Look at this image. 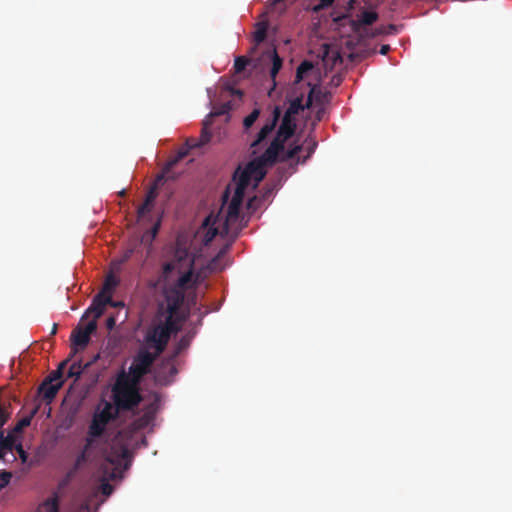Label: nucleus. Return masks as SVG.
I'll list each match as a JSON object with an SVG mask.
<instances>
[{"label": "nucleus", "instance_id": "nucleus-34", "mask_svg": "<svg viewBox=\"0 0 512 512\" xmlns=\"http://www.w3.org/2000/svg\"><path fill=\"white\" fill-rule=\"evenodd\" d=\"M152 205L144 202L141 206H139L137 210L138 217H143L147 212L151 210Z\"/></svg>", "mask_w": 512, "mask_h": 512}, {"label": "nucleus", "instance_id": "nucleus-43", "mask_svg": "<svg viewBox=\"0 0 512 512\" xmlns=\"http://www.w3.org/2000/svg\"><path fill=\"white\" fill-rule=\"evenodd\" d=\"M76 512H90V504L88 502L82 503Z\"/></svg>", "mask_w": 512, "mask_h": 512}, {"label": "nucleus", "instance_id": "nucleus-46", "mask_svg": "<svg viewBox=\"0 0 512 512\" xmlns=\"http://www.w3.org/2000/svg\"><path fill=\"white\" fill-rule=\"evenodd\" d=\"M94 438H95V437H92V436H90V435L88 434V437L86 438V440H85V444H84V445H87V446H89V447H92L93 442H94Z\"/></svg>", "mask_w": 512, "mask_h": 512}, {"label": "nucleus", "instance_id": "nucleus-30", "mask_svg": "<svg viewBox=\"0 0 512 512\" xmlns=\"http://www.w3.org/2000/svg\"><path fill=\"white\" fill-rule=\"evenodd\" d=\"M89 456L85 452H80L75 459L73 466L80 469L83 464L88 461Z\"/></svg>", "mask_w": 512, "mask_h": 512}, {"label": "nucleus", "instance_id": "nucleus-14", "mask_svg": "<svg viewBox=\"0 0 512 512\" xmlns=\"http://www.w3.org/2000/svg\"><path fill=\"white\" fill-rule=\"evenodd\" d=\"M63 381L52 383L46 379L38 388V393L42 396V399L47 403H50L57 395L59 389L62 387Z\"/></svg>", "mask_w": 512, "mask_h": 512}, {"label": "nucleus", "instance_id": "nucleus-37", "mask_svg": "<svg viewBox=\"0 0 512 512\" xmlns=\"http://www.w3.org/2000/svg\"><path fill=\"white\" fill-rule=\"evenodd\" d=\"M9 418V414L6 410L0 405V429L4 426Z\"/></svg>", "mask_w": 512, "mask_h": 512}, {"label": "nucleus", "instance_id": "nucleus-20", "mask_svg": "<svg viewBox=\"0 0 512 512\" xmlns=\"http://www.w3.org/2000/svg\"><path fill=\"white\" fill-rule=\"evenodd\" d=\"M238 233H233L230 242L226 243L217 253V255L211 260L210 267L212 270H223L224 267L219 265L220 260L227 254L230 250L232 242L237 238Z\"/></svg>", "mask_w": 512, "mask_h": 512}, {"label": "nucleus", "instance_id": "nucleus-22", "mask_svg": "<svg viewBox=\"0 0 512 512\" xmlns=\"http://www.w3.org/2000/svg\"><path fill=\"white\" fill-rule=\"evenodd\" d=\"M267 31H268V23L267 22H258L255 25V31L253 32V41H254L255 45L252 48V51H254L256 49V47L266 39Z\"/></svg>", "mask_w": 512, "mask_h": 512}, {"label": "nucleus", "instance_id": "nucleus-16", "mask_svg": "<svg viewBox=\"0 0 512 512\" xmlns=\"http://www.w3.org/2000/svg\"><path fill=\"white\" fill-rule=\"evenodd\" d=\"M314 71V65L311 61L304 60L296 69L295 84L306 81L308 86L312 85V79H306Z\"/></svg>", "mask_w": 512, "mask_h": 512}, {"label": "nucleus", "instance_id": "nucleus-4", "mask_svg": "<svg viewBox=\"0 0 512 512\" xmlns=\"http://www.w3.org/2000/svg\"><path fill=\"white\" fill-rule=\"evenodd\" d=\"M139 384L128 380L126 372L122 371L118 374L116 383L113 387V400L115 409L119 412L130 411L137 407L142 401L139 391Z\"/></svg>", "mask_w": 512, "mask_h": 512}, {"label": "nucleus", "instance_id": "nucleus-2", "mask_svg": "<svg viewBox=\"0 0 512 512\" xmlns=\"http://www.w3.org/2000/svg\"><path fill=\"white\" fill-rule=\"evenodd\" d=\"M329 98L330 93H322L321 91H317L316 87H311L305 105L302 103V98L299 97L290 101L278 128H298V116L305 119L303 128H315L326 114L325 104L329 101ZM281 116V108L274 106L270 110L266 122L261 128H277V123Z\"/></svg>", "mask_w": 512, "mask_h": 512}, {"label": "nucleus", "instance_id": "nucleus-45", "mask_svg": "<svg viewBox=\"0 0 512 512\" xmlns=\"http://www.w3.org/2000/svg\"><path fill=\"white\" fill-rule=\"evenodd\" d=\"M390 51V46L388 44H384L381 46L379 53L382 55H386Z\"/></svg>", "mask_w": 512, "mask_h": 512}, {"label": "nucleus", "instance_id": "nucleus-35", "mask_svg": "<svg viewBox=\"0 0 512 512\" xmlns=\"http://www.w3.org/2000/svg\"><path fill=\"white\" fill-rule=\"evenodd\" d=\"M15 450L17 451V453H18V455H19L20 459L22 460V462H26V461H27V459H28V455H27V453L25 452V450L23 449L22 444H20V443H19V444H17V445L15 446Z\"/></svg>", "mask_w": 512, "mask_h": 512}, {"label": "nucleus", "instance_id": "nucleus-18", "mask_svg": "<svg viewBox=\"0 0 512 512\" xmlns=\"http://www.w3.org/2000/svg\"><path fill=\"white\" fill-rule=\"evenodd\" d=\"M267 54L272 58V67L270 70V77H271V81H272L271 90H273L276 87V80H275L276 76H277L278 72L280 71V69L282 68V59L278 55L275 48H273L272 50H269L267 52Z\"/></svg>", "mask_w": 512, "mask_h": 512}, {"label": "nucleus", "instance_id": "nucleus-40", "mask_svg": "<svg viewBox=\"0 0 512 512\" xmlns=\"http://www.w3.org/2000/svg\"><path fill=\"white\" fill-rule=\"evenodd\" d=\"M116 284V281L112 277H109L107 278L102 291L106 293L107 290L112 289L114 286H116Z\"/></svg>", "mask_w": 512, "mask_h": 512}, {"label": "nucleus", "instance_id": "nucleus-13", "mask_svg": "<svg viewBox=\"0 0 512 512\" xmlns=\"http://www.w3.org/2000/svg\"><path fill=\"white\" fill-rule=\"evenodd\" d=\"M129 456V450L124 444L115 443L111 446L106 456V461L112 465H119Z\"/></svg>", "mask_w": 512, "mask_h": 512}, {"label": "nucleus", "instance_id": "nucleus-3", "mask_svg": "<svg viewBox=\"0 0 512 512\" xmlns=\"http://www.w3.org/2000/svg\"><path fill=\"white\" fill-rule=\"evenodd\" d=\"M207 94L211 110L203 120L202 128L228 123L232 117V111L240 106L243 100V92L230 84L220 86L215 92L209 88Z\"/></svg>", "mask_w": 512, "mask_h": 512}, {"label": "nucleus", "instance_id": "nucleus-48", "mask_svg": "<svg viewBox=\"0 0 512 512\" xmlns=\"http://www.w3.org/2000/svg\"><path fill=\"white\" fill-rule=\"evenodd\" d=\"M90 449H91V447L84 445L80 452H85V454H87L89 456Z\"/></svg>", "mask_w": 512, "mask_h": 512}, {"label": "nucleus", "instance_id": "nucleus-39", "mask_svg": "<svg viewBox=\"0 0 512 512\" xmlns=\"http://www.w3.org/2000/svg\"><path fill=\"white\" fill-rule=\"evenodd\" d=\"M113 487L108 482L104 481L101 483V492L104 495H110L112 493Z\"/></svg>", "mask_w": 512, "mask_h": 512}, {"label": "nucleus", "instance_id": "nucleus-12", "mask_svg": "<svg viewBox=\"0 0 512 512\" xmlns=\"http://www.w3.org/2000/svg\"><path fill=\"white\" fill-rule=\"evenodd\" d=\"M218 221L219 220L217 218H213L212 215H209L208 217L205 218L203 222V227L207 228V231L205 233L203 240L206 245L209 244L218 234H220L222 237L229 235L226 234L224 231V223L222 224V230H219V226H216V223Z\"/></svg>", "mask_w": 512, "mask_h": 512}, {"label": "nucleus", "instance_id": "nucleus-11", "mask_svg": "<svg viewBox=\"0 0 512 512\" xmlns=\"http://www.w3.org/2000/svg\"><path fill=\"white\" fill-rule=\"evenodd\" d=\"M200 140L188 138L185 144L180 147L176 153L178 159H184L192 148L199 147L208 143L212 137V130H201Z\"/></svg>", "mask_w": 512, "mask_h": 512}, {"label": "nucleus", "instance_id": "nucleus-42", "mask_svg": "<svg viewBox=\"0 0 512 512\" xmlns=\"http://www.w3.org/2000/svg\"><path fill=\"white\" fill-rule=\"evenodd\" d=\"M189 345V339L187 337H183L177 346L176 353H179L182 349L186 348Z\"/></svg>", "mask_w": 512, "mask_h": 512}, {"label": "nucleus", "instance_id": "nucleus-25", "mask_svg": "<svg viewBox=\"0 0 512 512\" xmlns=\"http://www.w3.org/2000/svg\"><path fill=\"white\" fill-rule=\"evenodd\" d=\"M36 512H59L58 497L54 496L39 505Z\"/></svg>", "mask_w": 512, "mask_h": 512}, {"label": "nucleus", "instance_id": "nucleus-29", "mask_svg": "<svg viewBox=\"0 0 512 512\" xmlns=\"http://www.w3.org/2000/svg\"><path fill=\"white\" fill-rule=\"evenodd\" d=\"M69 360H65L63 361L57 370L53 371L48 378H46L47 381H51L52 383H56L58 381H62V374H63V369L64 367L67 365Z\"/></svg>", "mask_w": 512, "mask_h": 512}, {"label": "nucleus", "instance_id": "nucleus-49", "mask_svg": "<svg viewBox=\"0 0 512 512\" xmlns=\"http://www.w3.org/2000/svg\"><path fill=\"white\" fill-rule=\"evenodd\" d=\"M57 332V325L54 324L53 327H52V330H51V335H55Z\"/></svg>", "mask_w": 512, "mask_h": 512}, {"label": "nucleus", "instance_id": "nucleus-26", "mask_svg": "<svg viewBox=\"0 0 512 512\" xmlns=\"http://www.w3.org/2000/svg\"><path fill=\"white\" fill-rule=\"evenodd\" d=\"M90 364L91 362L83 364L81 360L72 363L68 370V377H75L76 379L80 378L82 373L90 366Z\"/></svg>", "mask_w": 512, "mask_h": 512}, {"label": "nucleus", "instance_id": "nucleus-1", "mask_svg": "<svg viewBox=\"0 0 512 512\" xmlns=\"http://www.w3.org/2000/svg\"><path fill=\"white\" fill-rule=\"evenodd\" d=\"M296 130H277V135L271 141L265 151L258 157L251 160L244 169L239 167L234 173V180L237 181L234 195L228 205L224 231L230 233V226L239 219L240 207L242 205L245 190L253 181V187H257L266 175V166H271L278 159L285 161L290 159V167L293 162L304 164L313 154L317 142L308 137L303 144L290 147L285 151V142L295 136Z\"/></svg>", "mask_w": 512, "mask_h": 512}, {"label": "nucleus", "instance_id": "nucleus-44", "mask_svg": "<svg viewBox=\"0 0 512 512\" xmlns=\"http://www.w3.org/2000/svg\"><path fill=\"white\" fill-rule=\"evenodd\" d=\"M159 228H160V222L158 221L157 223H155L153 225V227L151 228V237L154 238L158 231H159Z\"/></svg>", "mask_w": 512, "mask_h": 512}, {"label": "nucleus", "instance_id": "nucleus-24", "mask_svg": "<svg viewBox=\"0 0 512 512\" xmlns=\"http://www.w3.org/2000/svg\"><path fill=\"white\" fill-rule=\"evenodd\" d=\"M180 260H181V258L167 262L163 265L162 275H161V279L163 281H165V282L168 281L171 277L172 272H174V271L180 272V267H179Z\"/></svg>", "mask_w": 512, "mask_h": 512}, {"label": "nucleus", "instance_id": "nucleus-23", "mask_svg": "<svg viewBox=\"0 0 512 512\" xmlns=\"http://www.w3.org/2000/svg\"><path fill=\"white\" fill-rule=\"evenodd\" d=\"M273 130H259L257 139L251 144L252 154H257L259 150L267 144V138Z\"/></svg>", "mask_w": 512, "mask_h": 512}, {"label": "nucleus", "instance_id": "nucleus-28", "mask_svg": "<svg viewBox=\"0 0 512 512\" xmlns=\"http://www.w3.org/2000/svg\"><path fill=\"white\" fill-rule=\"evenodd\" d=\"M260 115V109L254 108L252 112L243 119V128H251Z\"/></svg>", "mask_w": 512, "mask_h": 512}, {"label": "nucleus", "instance_id": "nucleus-6", "mask_svg": "<svg viewBox=\"0 0 512 512\" xmlns=\"http://www.w3.org/2000/svg\"><path fill=\"white\" fill-rule=\"evenodd\" d=\"M178 330L179 327L176 321L166 317L164 322L158 323L148 329L145 339L147 344L156 350L155 355H158L164 351L171 334Z\"/></svg>", "mask_w": 512, "mask_h": 512}, {"label": "nucleus", "instance_id": "nucleus-17", "mask_svg": "<svg viewBox=\"0 0 512 512\" xmlns=\"http://www.w3.org/2000/svg\"><path fill=\"white\" fill-rule=\"evenodd\" d=\"M15 440L16 436L14 432H9L7 436L4 435V431L0 430V453L1 458L4 457V454L7 452H12L15 449Z\"/></svg>", "mask_w": 512, "mask_h": 512}, {"label": "nucleus", "instance_id": "nucleus-10", "mask_svg": "<svg viewBox=\"0 0 512 512\" xmlns=\"http://www.w3.org/2000/svg\"><path fill=\"white\" fill-rule=\"evenodd\" d=\"M113 299L111 295L105 294L104 291L99 292L93 299L90 307L87 309L82 319L85 318L88 314H93L94 319L97 322V319L102 316L104 313V308L107 304H112Z\"/></svg>", "mask_w": 512, "mask_h": 512}, {"label": "nucleus", "instance_id": "nucleus-33", "mask_svg": "<svg viewBox=\"0 0 512 512\" xmlns=\"http://www.w3.org/2000/svg\"><path fill=\"white\" fill-rule=\"evenodd\" d=\"M157 185L158 184L155 183V186H157ZM156 197H157L156 187H152L146 195L145 202L152 205L153 202L155 201Z\"/></svg>", "mask_w": 512, "mask_h": 512}, {"label": "nucleus", "instance_id": "nucleus-31", "mask_svg": "<svg viewBox=\"0 0 512 512\" xmlns=\"http://www.w3.org/2000/svg\"><path fill=\"white\" fill-rule=\"evenodd\" d=\"M30 418L28 417H25V418H22L18 423L17 425L15 426L14 430L12 432L15 433H18V432H21L22 429L28 425H30Z\"/></svg>", "mask_w": 512, "mask_h": 512}, {"label": "nucleus", "instance_id": "nucleus-5", "mask_svg": "<svg viewBox=\"0 0 512 512\" xmlns=\"http://www.w3.org/2000/svg\"><path fill=\"white\" fill-rule=\"evenodd\" d=\"M192 267L183 272L173 284L163 288L167 317L175 320L179 309L184 303L185 292L192 286Z\"/></svg>", "mask_w": 512, "mask_h": 512}, {"label": "nucleus", "instance_id": "nucleus-7", "mask_svg": "<svg viewBox=\"0 0 512 512\" xmlns=\"http://www.w3.org/2000/svg\"><path fill=\"white\" fill-rule=\"evenodd\" d=\"M156 356L147 350L139 351L134 357L128 373L126 372L128 380L140 384L142 378L150 371Z\"/></svg>", "mask_w": 512, "mask_h": 512}, {"label": "nucleus", "instance_id": "nucleus-32", "mask_svg": "<svg viewBox=\"0 0 512 512\" xmlns=\"http://www.w3.org/2000/svg\"><path fill=\"white\" fill-rule=\"evenodd\" d=\"M335 0H319V3L314 7V11L318 12L325 8L330 7Z\"/></svg>", "mask_w": 512, "mask_h": 512}, {"label": "nucleus", "instance_id": "nucleus-36", "mask_svg": "<svg viewBox=\"0 0 512 512\" xmlns=\"http://www.w3.org/2000/svg\"><path fill=\"white\" fill-rule=\"evenodd\" d=\"M78 470H79L78 468H76L75 466H72V468L69 469V471L65 475L64 483L66 484V483L70 482L75 477Z\"/></svg>", "mask_w": 512, "mask_h": 512}, {"label": "nucleus", "instance_id": "nucleus-38", "mask_svg": "<svg viewBox=\"0 0 512 512\" xmlns=\"http://www.w3.org/2000/svg\"><path fill=\"white\" fill-rule=\"evenodd\" d=\"M11 473L10 472H7V471H3L1 474H0V477H1V480H2V483L0 484V488L6 486L10 479H11Z\"/></svg>", "mask_w": 512, "mask_h": 512}, {"label": "nucleus", "instance_id": "nucleus-41", "mask_svg": "<svg viewBox=\"0 0 512 512\" xmlns=\"http://www.w3.org/2000/svg\"><path fill=\"white\" fill-rule=\"evenodd\" d=\"M116 326V318L112 315L106 319V327L108 330H113Z\"/></svg>", "mask_w": 512, "mask_h": 512}, {"label": "nucleus", "instance_id": "nucleus-47", "mask_svg": "<svg viewBox=\"0 0 512 512\" xmlns=\"http://www.w3.org/2000/svg\"><path fill=\"white\" fill-rule=\"evenodd\" d=\"M109 305L112 306V307H123L124 306V304L122 302L114 301V300H113V303L109 304Z\"/></svg>", "mask_w": 512, "mask_h": 512}, {"label": "nucleus", "instance_id": "nucleus-27", "mask_svg": "<svg viewBox=\"0 0 512 512\" xmlns=\"http://www.w3.org/2000/svg\"><path fill=\"white\" fill-rule=\"evenodd\" d=\"M250 64V59L245 56H238L234 61V71L239 74L242 73Z\"/></svg>", "mask_w": 512, "mask_h": 512}, {"label": "nucleus", "instance_id": "nucleus-19", "mask_svg": "<svg viewBox=\"0 0 512 512\" xmlns=\"http://www.w3.org/2000/svg\"><path fill=\"white\" fill-rule=\"evenodd\" d=\"M181 161L177 158V155L171 156L162 168V171L156 177V184L163 183L166 179L173 178L170 176L172 169Z\"/></svg>", "mask_w": 512, "mask_h": 512}, {"label": "nucleus", "instance_id": "nucleus-15", "mask_svg": "<svg viewBox=\"0 0 512 512\" xmlns=\"http://www.w3.org/2000/svg\"><path fill=\"white\" fill-rule=\"evenodd\" d=\"M378 19V14L375 11H362L357 14L356 18L351 21L352 28L357 31L363 26L372 25Z\"/></svg>", "mask_w": 512, "mask_h": 512}, {"label": "nucleus", "instance_id": "nucleus-21", "mask_svg": "<svg viewBox=\"0 0 512 512\" xmlns=\"http://www.w3.org/2000/svg\"><path fill=\"white\" fill-rule=\"evenodd\" d=\"M238 233H233L230 242L226 243L217 253V255L211 260L210 267L212 270H223L224 267L219 265L220 260L227 254L230 250L232 242L237 238Z\"/></svg>", "mask_w": 512, "mask_h": 512}, {"label": "nucleus", "instance_id": "nucleus-9", "mask_svg": "<svg viewBox=\"0 0 512 512\" xmlns=\"http://www.w3.org/2000/svg\"><path fill=\"white\" fill-rule=\"evenodd\" d=\"M97 329L95 320L89 321L84 328L77 327L71 333L70 340L73 346V354L78 352V348L84 349L89 341L90 335Z\"/></svg>", "mask_w": 512, "mask_h": 512}, {"label": "nucleus", "instance_id": "nucleus-8", "mask_svg": "<svg viewBox=\"0 0 512 512\" xmlns=\"http://www.w3.org/2000/svg\"><path fill=\"white\" fill-rule=\"evenodd\" d=\"M117 415L118 411L111 403L107 402L100 412L94 414L88 428V434L92 437H100L103 434L106 425L111 420L115 419Z\"/></svg>", "mask_w": 512, "mask_h": 512}]
</instances>
